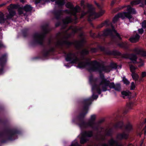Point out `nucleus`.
<instances>
[{
  "label": "nucleus",
  "instance_id": "obj_1",
  "mask_svg": "<svg viewBox=\"0 0 146 146\" xmlns=\"http://www.w3.org/2000/svg\"><path fill=\"white\" fill-rule=\"evenodd\" d=\"M66 60L67 61H70L72 63H78V66L80 68H84L87 66L89 67L88 69L90 72L93 71H98L100 75L102 76L101 73L102 72H110L111 69L110 66H102L99 62L96 61L89 62H82L81 59L78 57V54L69 53L66 57Z\"/></svg>",
  "mask_w": 146,
  "mask_h": 146
},
{
  "label": "nucleus",
  "instance_id": "obj_2",
  "mask_svg": "<svg viewBox=\"0 0 146 146\" xmlns=\"http://www.w3.org/2000/svg\"><path fill=\"white\" fill-rule=\"evenodd\" d=\"M115 84L113 82H110L109 80L105 78L104 75L101 76V80L98 85L94 86L92 89H96L98 94H100L102 90L103 91H106L107 90V87L111 88H113Z\"/></svg>",
  "mask_w": 146,
  "mask_h": 146
},
{
  "label": "nucleus",
  "instance_id": "obj_3",
  "mask_svg": "<svg viewBox=\"0 0 146 146\" xmlns=\"http://www.w3.org/2000/svg\"><path fill=\"white\" fill-rule=\"evenodd\" d=\"M126 10L128 11L127 12H123L118 13L115 15L113 19V22L114 23H115L118 21L119 18L123 19L126 17L130 20L132 17L131 14H135L136 13V11L135 9L132 8L130 5L127 6Z\"/></svg>",
  "mask_w": 146,
  "mask_h": 146
},
{
  "label": "nucleus",
  "instance_id": "obj_4",
  "mask_svg": "<svg viewBox=\"0 0 146 146\" xmlns=\"http://www.w3.org/2000/svg\"><path fill=\"white\" fill-rule=\"evenodd\" d=\"M88 7H90V8L89 9L88 11L87 12L85 13L82 12L81 15V18H82L83 17L87 14H88V20L89 21H91L97 18L102 16L104 13V11H102L98 14H96L94 8L91 5H88Z\"/></svg>",
  "mask_w": 146,
  "mask_h": 146
},
{
  "label": "nucleus",
  "instance_id": "obj_5",
  "mask_svg": "<svg viewBox=\"0 0 146 146\" xmlns=\"http://www.w3.org/2000/svg\"><path fill=\"white\" fill-rule=\"evenodd\" d=\"M66 6L67 8L70 9V10H66V12L68 14L75 15L77 13L80 12L81 11V8L78 5L76 6L75 7L72 4L68 2L65 5Z\"/></svg>",
  "mask_w": 146,
  "mask_h": 146
},
{
  "label": "nucleus",
  "instance_id": "obj_6",
  "mask_svg": "<svg viewBox=\"0 0 146 146\" xmlns=\"http://www.w3.org/2000/svg\"><path fill=\"white\" fill-rule=\"evenodd\" d=\"M17 5L13 4H11L8 6V9L9 14L6 16L7 19H11L15 15L16 12L14 9H17Z\"/></svg>",
  "mask_w": 146,
  "mask_h": 146
},
{
  "label": "nucleus",
  "instance_id": "obj_7",
  "mask_svg": "<svg viewBox=\"0 0 146 146\" xmlns=\"http://www.w3.org/2000/svg\"><path fill=\"white\" fill-rule=\"evenodd\" d=\"M134 64H137L138 67H141L144 65L143 61L141 59H139L137 60V57L135 54H130L129 58Z\"/></svg>",
  "mask_w": 146,
  "mask_h": 146
},
{
  "label": "nucleus",
  "instance_id": "obj_8",
  "mask_svg": "<svg viewBox=\"0 0 146 146\" xmlns=\"http://www.w3.org/2000/svg\"><path fill=\"white\" fill-rule=\"evenodd\" d=\"M82 137L80 138V143L83 144L88 140V139L86 138V137H90L93 135L92 132V131H85L81 133Z\"/></svg>",
  "mask_w": 146,
  "mask_h": 146
},
{
  "label": "nucleus",
  "instance_id": "obj_9",
  "mask_svg": "<svg viewBox=\"0 0 146 146\" xmlns=\"http://www.w3.org/2000/svg\"><path fill=\"white\" fill-rule=\"evenodd\" d=\"M50 1L53 2L56 1V4L58 5L59 7L63 5L65 3L64 0H35V3L36 4L40 3L43 4L44 3L49 2Z\"/></svg>",
  "mask_w": 146,
  "mask_h": 146
},
{
  "label": "nucleus",
  "instance_id": "obj_10",
  "mask_svg": "<svg viewBox=\"0 0 146 146\" xmlns=\"http://www.w3.org/2000/svg\"><path fill=\"white\" fill-rule=\"evenodd\" d=\"M112 30L108 29L104 31L103 32V35L104 36H107L110 35L112 36L113 35H115L117 36L120 39H121L120 36L118 33H117L116 31L114 29V27L113 26H112Z\"/></svg>",
  "mask_w": 146,
  "mask_h": 146
},
{
  "label": "nucleus",
  "instance_id": "obj_11",
  "mask_svg": "<svg viewBox=\"0 0 146 146\" xmlns=\"http://www.w3.org/2000/svg\"><path fill=\"white\" fill-rule=\"evenodd\" d=\"M44 37L43 35L42 34L36 33L33 36L35 40L40 44H42Z\"/></svg>",
  "mask_w": 146,
  "mask_h": 146
},
{
  "label": "nucleus",
  "instance_id": "obj_12",
  "mask_svg": "<svg viewBox=\"0 0 146 146\" xmlns=\"http://www.w3.org/2000/svg\"><path fill=\"white\" fill-rule=\"evenodd\" d=\"M109 145L106 143H103L101 146H122V144L118 143L114 141L113 139H111L108 141Z\"/></svg>",
  "mask_w": 146,
  "mask_h": 146
},
{
  "label": "nucleus",
  "instance_id": "obj_13",
  "mask_svg": "<svg viewBox=\"0 0 146 146\" xmlns=\"http://www.w3.org/2000/svg\"><path fill=\"white\" fill-rule=\"evenodd\" d=\"M128 137L127 134L123 132L118 134L116 137V139L117 140L119 141L123 139H126L128 138Z\"/></svg>",
  "mask_w": 146,
  "mask_h": 146
},
{
  "label": "nucleus",
  "instance_id": "obj_14",
  "mask_svg": "<svg viewBox=\"0 0 146 146\" xmlns=\"http://www.w3.org/2000/svg\"><path fill=\"white\" fill-rule=\"evenodd\" d=\"M95 118L96 116L95 115H91L89 121L87 123L88 125L90 126L92 128H93V126L95 125L96 124L94 122Z\"/></svg>",
  "mask_w": 146,
  "mask_h": 146
},
{
  "label": "nucleus",
  "instance_id": "obj_15",
  "mask_svg": "<svg viewBox=\"0 0 146 146\" xmlns=\"http://www.w3.org/2000/svg\"><path fill=\"white\" fill-rule=\"evenodd\" d=\"M140 36L137 34L134 35L129 39L131 42H136L139 41L140 38Z\"/></svg>",
  "mask_w": 146,
  "mask_h": 146
},
{
  "label": "nucleus",
  "instance_id": "obj_16",
  "mask_svg": "<svg viewBox=\"0 0 146 146\" xmlns=\"http://www.w3.org/2000/svg\"><path fill=\"white\" fill-rule=\"evenodd\" d=\"M132 107V104L131 103L127 104L125 109L123 111V113H127L128 112L129 110L131 109Z\"/></svg>",
  "mask_w": 146,
  "mask_h": 146
},
{
  "label": "nucleus",
  "instance_id": "obj_17",
  "mask_svg": "<svg viewBox=\"0 0 146 146\" xmlns=\"http://www.w3.org/2000/svg\"><path fill=\"white\" fill-rule=\"evenodd\" d=\"M72 21V19L70 17H67L63 20L64 23L67 24L71 23Z\"/></svg>",
  "mask_w": 146,
  "mask_h": 146
},
{
  "label": "nucleus",
  "instance_id": "obj_18",
  "mask_svg": "<svg viewBox=\"0 0 146 146\" xmlns=\"http://www.w3.org/2000/svg\"><path fill=\"white\" fill-rule=\"evenodd\" d=\"M6 56V54H3L2 56L0 58V65L1 66H3V63L4 62Z\"/></svg>",
  "mask_w": 146,
  "mask_h": 146
},
{
  "label": "nucleus",
  "instance_id": "obj_19",
  "mask_svg": "<svg viewBox=\"0 0 146 146\" xmlns=\"http://www.w3.org/2000/svg\"><path fill=\"white\" fill-rule=\"evenodd\" d=\"M91 100L90 99L86 100H84V102L86 104V106L84 108V110L85 111L88 110V106L90 104V102Z\"/></svg>",
  "mask_w": 146,
  "mask_h": 146
},
{
  "label": "nucleus",
  "instance_id": "obj_20",
  "mask_svg": "<svg viewBox=\"0 0 146 146\" xmlns=\"http://www.w3.org/2000/svg\"><path fill=\"white\" fill-rule=\"evenodd\" d=\"M23 9L26 11H29L32 10V7L30 5H27L24 7Z\"/></svg>",
  "mask_w": 146,
  "mask_h": 146
},
{
  "label": "nucleus",
  "instance_id": "obj_21",
  "mask_svg": "<svg viewBox=\"0 0 146 146\" xmlns=\"http://www.w3.org/2000/svg\"><path fill=\"white\" fill-rule=\"evenodd\" d=\"M69 29H71L72 30V33L73 34L77 32L78 30H80V29H79L77 27H73L71 26L70 27Z\"/></svg>",
  "mask_w": 146,
  "mask_h": 146
},
{
  "label": "nucleus",
  "instance_id": "obj_22",
  "mask_svg": "<svg viewBox=\"0 0 146 146\" xmlns=\"http://www.w3.org/2000/svg\"><path fill=\"white\" fill-rule=\"evenodd\" d=\"M118 45L121 47L126 48L128 46L127 43L126 42H122L118 44Z\"/></svg>",
  "mask_w": 146,
  "mask_h": 146
},
{
  "label": "nucleus",
  "instance_id": "obj_23",
  "mask_svg": "<svg viewBox=\"0 0 146 146\" xmlns=\"http://www.w3.org/2000/svg\"><path fill=\"white\" fill-rule=\"evenodd\" d=\"M131 76L133 79L135 81L137 80L139 78L138 74L135 72L132 73Z\"/></svg>",
  "mask_w": 146,
  "mask_h": 146
},
{
  "label": "nucleus",
  "instance_id": "obj_24",
  "mask_svg": "<svg viewBox=\"0 0 146 146\" xmlns=\"http://www.w3.org/2000/svg\"><path fill=\"white\" fill-rule=\"evenodd\" d=\"M125 130L127 131H129L132 129L131 125L130 123L127 124L125 127Z\"/></svg>",
  "mask_w": 146,
  "mask_h": 146
},
{
  "label": "nucleus",
  "instance_id": "obj_25",
  "mask_svg": "<svg viewBox=\"0 0 146 146\" xmlns=\"http://www.w3.org/2000/svg\"><path fill=\"white\" fill-rule=\"evenodd\" d=\"M141 1L140 0H135L131 2V5L133 6L134 5L138 4L140 3Z\"/></svg>",
  "mask_w": 146,
  "mask_h": 146
},
{
  "label": "nucleus",
  "instance_id": "obj_26",
  "mask_svg": "<svg viewBox=\"0 0 146 146\" xmlns=\"http://www.w3.org/2000/svg\"><path fill=\"white\" fill-rule=\"evenodd\" d=\"M5 21V19H4V15L3 14L0 12V23H3Z\"/></svg>",
  "mask_w": 146,
  "mask_h": 146
},
{
  "label": "nucleus",
  "instance_id": "obj_27",
  "mask_svg": "<svg viewBox=\"0 0 146 146\" xmlns=\"http://www.w3.org/2000/svg\"><path fill=\"white\" fill-rule=\"evenodd\" d=\"M137 68V67H135L133 65H131L130 66V69L131 72L133 73H134L135 72V70Z\"/></svg>",
  "mask_w": 146,
  "mask_h": 146
},
{
  "label": "nucleus",
  "instance_id": "obj_28",
  "mask_svg": "<svg viewBox=\"0 0 146 146\" xmlns=\"http://www.w3.org/2000/svg\"><path fill=\"white\" fill-rule=\"evenodd\" d=\"M54 13L55 16H59L62 13V11L60 10L57 11H54Z\"/></svg>",
  "mask_w": 146,
  "mask_h": 146
},
{
  "label": "nucleus",
  "instance_id": "obj_29",
  "mask_svg": "<svg viewBox=\"0 0 146 146\" xmlns=\"http://www.w3.org/2000/svg\"><path fill=\"white\" fill-rule=\"evenodd\" d=\"M113 88L116 91H119L120 90L121 87L120 84H117L115 85Z\"/></svg>",
  "mask_w": 146,
  "mask_h": 146
},
{
  "label": "nucleus",
  "instance_id": "obj_30",
  "mask_svg": "<svg viewBox=\"0 0 146 146\" xmlns=\"http://www.w3.org/2000/svg\"><path fill=\"white\" fill-rule=\"evenodd\" d=\"M121 94L123 95V97L124 98V97L129 95L130 93L129 92L123 91L121 92Z\"/></svg>",
  "mask_w": 146,
  "mask_h": 146
},
{
  "label": "nucleus",
  "instance_id": "obj_31",
  "mask_svg": "<svg viewBox=\"0 0 146 146\" xmlns=\"http://www.w3.org/2000/svg\"><path fill=\"white\" fill-rule=\"evenodd\" d=\"M108 21H106L104 23L101 24L100 25H99L98 26V28H101L103 27L104 25H106V26L108 25Z\"/></svg>",
  "mask_w": 146,
  "mask_h": 146
},
{
  "label": "nucleus",
  "instance_id": "obj_32",
  "mask_svg": "<svg viewBox=\"0 0 146 146\" xmlns=\"http://www.w3.org/2000/svg\"><path fill=\"white\" fill-rule=\"evenodd\" d=\"M123 125V123L122 121H120L117 123L115 125L116 127H121Z\"/></svg>",
  "mask_w": 146,
  "mask_h": 146
},
{
  "label": "nucleus",
  "instance_id": "obj_33",
  "mask_svg": "<svg viewBox=\"0 0 146 146\" xmlns=\"http://www.w3.org/2000/svg\"><path fill=\"white\" fill-rule=\"evenodd\" d=\"M106 135H110L111 133V129H107L106 131Z\"/></svg>",
  "mask_w": 146,
  "mask_h": 146
},
{
  "label": "nucleus",
  "instance_id": "obj_34",
  "mask_svg": "<svg viewBox=\"0 0 146 146\" xmlns=\"http://www.w3.org/2000/svg\"><path fill=\"white\" fill-rule=\"evenodd\" d=\"M82 42L81 41H76L75 42L76 44V47H77L78 46H81L82 44Z\"/></svg>",
  "mask_w": 146,
  "mask_h": 146
},
{
  "label": "nucleus",
  "instance_id": "obj_35",
  "mask_svg": "<svg viewBox=\"0 0 146 146\" xmlns=\"http://www.w3.org/2000/svg\"><path fill=\"white\" fill-rule=\"evenodd\" d=\"M81 53L83 54H87L88 53V51L86 49H84L82 51Z\"/></svg>",
  "mask_w": 146,
  "mask_h": 146
},
{
  "label": "nucleus",
  "instance_id": "obj_36",
  "mask_svg": "<svg viewBox=\"0 0 146 146\" xmlns=\"http://www.w3.org/2000/svg\"><path fill=\"white\" fill-rule=\"evenodd\" d=\"M141 25L142 28L145 29L146 28V21L144 20L142 23Z\"/></svg>",
  "mask_w": 146,
  "mask_h": 146
},
{
  "label": "nucleus",
  "instance_id": "obj_37",
  "mask_svg": "<svg viewBox=\"0 0 146 146\" xmlns=\"http://www.w3.org/2000/svg\"><path fill=\"white\" fill-rule=\"evenodd\" d=\"M123 80L124 83L126 85L129 84V81L125 78H123Z\"/></svg>",
  "mask_w": 146,
  "mask_h": 146
},
{
  "label": "nucleus",
  "instance_id": "obj_38",
  "mask_svg": "<svg viewBox=\"0 0 146 146\" xmlns=\"http://www.w3.org/2000/svg\"><path fill=\"white\" fill-rule=\"evenodd\" d=\"M130 54H123L122 55V57L125 58H129Z\"/></svg>",
  "mask_w": 146,
  "mask_h": 146
},
{
  "label": "nucleus",
  "instance_id": "obj_39",
  "mask_svg": "<svg viewBox=\"0 0 146 146\" xmlns=\"http://www.w3.org/2000/svg\"><path fill=\"white\" fill-rule=\"evenodd\" d=\"M18 13L19 15L23 13V9L22 8H19L18 10Z\"/></svg>",
  "mask_w": 146,
  "mask_h": 146
},
{
  "label": "nucleus",
  "instance_id": "obj_40",
  "mask_svg": "<svg viewBox=\"0 0 146 146\" xmlns=\"http://www.w3.org/2000/svg\"><path fill=\"white\" fill-rule=\"evenodd\" d=\"M135 88V86L134 83L133 82H132L131 84V89L133 90Z\"/></svg>",
  "mask_w": 146,
  "mask_h": 146
},
{
  "label": "nucleus",
  "instance_id": "obj_41",
  "mask_svg": "<svg viewBox=\"0 0 146 146\" xmlns=\"http://www.w3.org/2000/svg\"><path fill=\"white\" fill-rule=\"evenodd\" d=\"M105 139V136L102 135H100L99 136V137L98 138V139L103 140Z\"/></svg>",
  "mask_w": 146,
  "mask_h": 146
},
{
  "label": "nucleus",
  "instance_id": "obj_42",
  "mask_svg": "<svg viewBox=\"0 0 146 146\" xmlns=\"http://www.w3.org/2000/svg\"><path fill=\"white\" fill-rule=\"evenodd\" d=\"M138 31L139 33L141 34L143 33L144 32V30L142 29H139Z\"/></svg>",
  "mask_w": 146,
  "mask_h": 146
},
{
  "label": "nucleus",
  "instance_id": "obj_43",
  "mask_svg": "<svg viewBox=\"0 0 146 146\" xmlns=\"http://www.w3.org/2000/svg\"><path fill=\"white\" fill-rule=\"evenodd\" d=\"M84 1L83 0H82L81 1V5L82 7H83L84 8Z\"/></svg>",
  "mask_w": 146,
  "mask_h": 146
},
{
  "label": "nucleus",
  "instance_id": "obj_44",
  "mask_svg": "<svg viewBox=\"0 0 146 146\" xmlns=\"http://www.w3.org/2000/svg\"><path fill=\"white\" fill-rule=\"evenodd\" d=\"M142 76L143 77L146 76V72H142Z\"/></svg>",
  "mask_w": 146,
  "mask_h": 146
},
{
  "label": "nucleus",
  "instance_id": "obj_45",
  "mask_svg": "<svg viewBox=\"0 0 146 146\" xmlns=\"http://www.w3.org/2000/svg\"><path fill=\"white\" fill-rule=\"evenodd\" d=\"M97 49L95 48H92L91 50V51L92 52H96L97 51Z\"/></svg>",
  "mask_w": 146,
  "mask_h": 146
},
{
  "label": "nucleus",
  "instance_id": "obj_46",
  "mask_svg": "<svg viewBox=\"0 0 146 146\" xmlns=\"http://www.w3.org/2000/svg\"><path fill=\"white\" fill-rule=\"evenodd\" d=\"M70 35H68L67 34H65V38H68L70 37Z\"/></svg>",
  "mask_w": 146,
  "mask_h": 146
},
{
  "label": "nucleus",
  "instance_id": "obj_47",
  "mask_svg": "<svg viewBox=\"0 0 146 146\" xmlns=\"http://www.w3.org/2000/svg\"><path fill=\"white\" fill-rule=\"evenodd\" d=\"M87 112H86V113H82L80 115V116L81 117H84V116L87 113Z\"/></svg>",
  "mask_w": 146,
  "mask_h": 146
},
{
  "label": "nucleus",
  "instance_id": "obj_48",
  "mask_svg": "<svg viewBox=\"0 0 146 146\" xmlns=\"http://www.w3.org/2000/svg\"><path fill=\"white\" fill-rule=\"evenodd\" d=\"M94 81L95 83H97L99 82V80L98 79L96 78L94 80Z\"/></svg>",
  "mask_w": 146,
  "mask_h": 146
},
{
  "label": "nucleus",
  "instance_id": "obj_49",
  "mask_svg": "<svg viewBox=\"0 0 146 146\" xmlns=\"http://www.w3.org/2000/svg\"><path fill=\"white\" fill-rule=\"evenodd\" d=\"M115 1H112L111 3V6H113L115 3Z\"/></svg>",
  "mask_w": 146,
  "mask_h": 146
},
{
  "label": "nucleus",
  "instance_id": "obj_50",
  "mask_svg": "<svg viewBox=\"0 0 146 146\" xmlns=\"http://www.w3.org/2000/svg\"><path fill=\"white\" fill-rule=\"evenodd\" d=\"M4 46L1 42H0V48L3 47Z\"/></svg>",
  "mask_w": 146,
  "mask_h": 146
},
{
  "label": "nucleus",
  "instance_id": "obj_51",
  "mask_svg": "<svg viewBox=\"0 0 146 146\" xmlns=\"http://www.w3.org/2000/svg\"><path fill=\"white\" fill-rule=\"evenodd\" d=\"M92 78H93V77L92 76H91L90 77V78H89V80H90V82H91L92 81Z\"/></svg>",
  "mask_w": 146,
  "mask_h": 146
},
{
  "label": "nucleus",
  "instance_id": "obj_52",
  "mask_svg": "<svg viewBox=\"0 0 146 146\" xmlns=\"http://www.w3.org/2000/svg\"><path fill=\"white\" fill-rule=\"evenodd\" d=\"M5 5V4H0V7H2L4 5Z\"/></svg>",
  "mask_w": 146,
  "mask_h": 146
},
{
  "label": "nucleus",
  "instance_id": "obj_53",
  "mask_svg": "<svg viewBox=\"0 0 146 146\" xmlns=\"http://www.w3.org/2000/svg\"><path fill=\"white\" fill-rule=\"evenodd\" d=\"M21 2L23 3L24 2V0H20Z\"/></svg>",
  "mask_w": 146,
  "mask_h": 146
},
{
  "label": "nucleus",
  "instance_id": "obj_54",
  "mask_svg": "<svg viewBox=\"0 0 146 146\" xmlns=\"http://www.w3.org/2000/svg\"><path fill=\"white\" fill-rule=\"evenodd\" d=\"M144 134L145 135L146 134V129L145 130V131Z\"/></svg>",
  "mask_w": 146,
  "mask_h": 146
},
{
  "label": "nucleus",
  "instance_id": "obj_55",
  "mask_svg": "<svg viewBox=\"0 0 146 146\" xmlns=\"http://www.w3.org/2000/svg\"><path fill=\"white\" fill-rule=\"evenodd\" d=\"M2 31V29L0 27V32Z\"/></svg>",
  "mask_w": 146,
  "mask_h": 146
},
{
  "label": "nucleus",
  "instance_id": "obj_56",
  "mask_svg": "<svg viewBox=\"0 0 146 146\" xmlns=\"http://www.w3.org/2000/svg\"><path fill=\"white\" fill-rule=\"evenodd\" d=\"M145 122L146 123V119H145Z\"/></svg>",
  "mask_w": 146,
  "mask_h": 146
},
{
  "label": "nucleus",
  "instance_id": "obj_57",
  "mask_svg": "<svg viewBox=\"0 0 146 146\" xmlns=\"http://www.w3.org/2000/svg\"><path fill=\"white\" fill-rule=\"evenodd\" d=\"M115 68H117V66H116V64H115Z\"/></svg>",
  "mask_w": 146,
  "mask_h": 146
},
{
  "label": "nucleus",
  "instance_id": "obj_58",
  "mask_svg": "<svg viewBox=\"0 0 146 146\" xmlns=\"http://www.w3.org/2000/svg\"><path fill=\"white\" fill-rule=\"evenodd\" d=\"M96 5H97L98 6V4H96Z\"/></svg>",
  "mask_w": 146,
  "mask_h": 146
},
{
  "label": "nucleus",
  "instance_id": "obj_59",
  "mask_svg": "<svg viewBox=\"0 0 146 146\" xmlns=\"http://www.w3.org/2000/svg\"><path fill=\"white\" fill-rule=\"evenodd\" d=\"M129 146H132L131 145H130Z\"/></svg>",
  "mask_w": 146,
  "mask_h": 146
},
{
  "label": "nucleus",
  "instance_id": "obj_60",
  "mask_svg": "<svg viewBox=\"0 0 146 146\" xmlns=\"http://www.w3.org/2000/svg\"><path fill=\"white\" fill-rule=\"evenodd\" d=\"M145 1H145V4H146V0H145Z\"/></svg>",
  "mask_w": 146,
  "mask_h": 146
},
{
  "label": "nucleus",
  "instance_id": "obj_61",
  "mask_svg": "<svg viewBox=\"0 0 146 146\" xmlns=\"http://www.w3.org/2000/svg\"><path fill=\"white\" fill-rule=\"evenodd\" d=\"M141 134L140 135V137L141 136Z\"/></svg>",
  "mask_w": 146,
  "mask_h": 146
},
{
  "label": "nucleus",
  "instance_id": "obj_62",
  "mask_svg": "<svg viewBox=\"0 0 146 146\" xmlns=\"http://www.w3.org/2000/svg\"><path fill=\"white\" fill-rule=\"evenodd\" d=\"M56 27H57L58 26L56 25Z\"/></svg>",
  "mask_w": 146,
  "mask_h": 146
},
{
  "label": "nucleus",
  "instance_id": "obj_63",
  "mask_svg": "<svg viewBox=\"0 0 146 146\" xmlns=\"http://www.w3.org/2000/svg\"><path fill=\"white\" fill-rule=\"evenodd\" d=\"M98 96H97V97H96V98H98Z\"/></svg>",
  "mask_w": 146,
  "mask_h": 146
}]
</instances>
